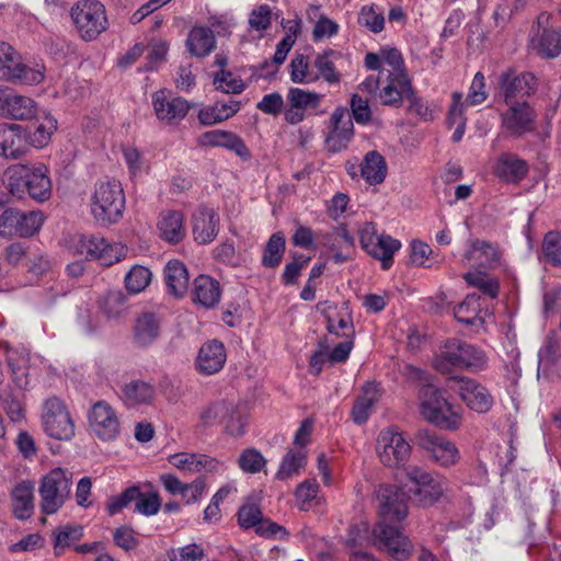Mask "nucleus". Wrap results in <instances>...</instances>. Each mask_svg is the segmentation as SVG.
Masks as SVG:
<instances>
[{
	"label": "nucleus",
	"mask_w": 561,
	"mask_h": 561,
	"mask_svg": "<svg viewBox=\"0 0 561 561\" xmlns=\"http://www.w3.org/2000/svg\"><path fill=\"white\" fill-rule=\"evenodd\" d=\"M83 536V528L80 525L68 524L57 527L53 531L54 552L56 556L62 554L75 542Z\"/></svg>",
	"instance_id": "nucleus-47"
},
{
	"label": "nucleus",
	"mask_w": 561,
	"mask_h": 561,
	"mask_svg": "<svg viewBox=\"0 0 561 561\" xmlns=\"http://www.w3.org/2000/svg\"><path fill=\"white\" fill-rule=\"evenodd\" d=\"M357 23L360 27L370 33H381L386 25V19L382 9L376 4L363 5L358 12Z\"/></svg>",
	"instance_id": "nucleus-49"
},
{
	"label": "nucleus",
	"mask_w": 561,
	"mask_h": 561,
	"mask_svg": "<svg viewBox=\"0 0 561 561\" xmlns=\"http://www.w3.org/2000/svg\"><path fill=\"white\" fill-rule=\"evenodd\" d=\"M379 397L380 390L378 383L370 381L363 387V392L356 399L352 410V419L356 424L367 422L371 408L379 400Z\"/></svg>",
	"instance_id": "nucleus-40"
},
{
	"label": "nucleus",
	"mask_w": 561,
	"mask_h": 561,
	"mask_svg": "<svg viewBox=\"0 0 561 561\" xmlns=\"http://www.w3.org/2000/svg\"><path fill=\"white\" fill-rule=\"evenodd\" d=\"M5 181L10 194L19 199L28 195L36 202H45L51 195V180L44 164H13L5 171Z\"/></svg>",
	"instance_id": "nucleus-1"
},
{
	"label": "nucleus",
	"mask_w": 561,
	"mask_h": 561,
	"mask_svg": "<svg viewBox=\"0 0 561 561\" xmlns=\"http://www.w3.org/2000/svg\"><path fill=\"white\" fill-rule=\"evenodd\" d=\"M164 279L168 293L174 297H183L188 289V272L183 262L171 260L164 267Z\"/></svg>",
	"instance_id": "nucleus-33"
},
{
	"label": "nucleus",
	"mask_w": 561,
	"mask_h": 561,
	"mask_svg": "<svg viewBox=\"0 0 561 561\" xmlns=\"http://www.w3.org/2000/svg\"><path fill=\"white\" fill-rule=\"evenodd\" d=\"M480 296L468 295L454 310L455 318L467 325L482 327L484 319L481 316Z\"/></svg>",
	"instance_id": "nucleus-46"
},
{
	"label": "nucleus",
	"mask_w": 561,
	"mask_h": 561,
	"mask_svg": "<svg viewBox=\"0 0 561 561\" xmlns=\"http://www.w3.org/2000/svg\"><path fill=\"white\" fill-rule=\"evenodd\" d=\"M296 506L299 511L308 512L323 503L320 485L314 478L300 482L294 492Z\"/></svg>",
	"instance_id": "nucleus-38"
},
{
	"label": "nucleus",
	"mask_w": 561,
	"mask_h": 561,
	"mask_svg": "<svg viewBox=\"0 0 561 561\" xmlns=\"http://www.w3.org/2000/svg\"><path fill=\"white\" fill-rule=\"evenodd\" d=\"M371 534L378 549L393 561H408L411 558L414 546L398 527L380 522L374 527Z\"/></svg>",
	"instance_id": "nucleus-11"
},
{
	"label": "nucleus",
	"mask_w": 561,
	"mask_h": 561,
	"mask_svg": "<svg viewBox=\"0 0 561 561\" xmlns=\"http://www.w3.org/2000/svg\"><path fill=\"white\" fill-rule=\"evenodd\" d=\"M340 31V25L328 18L327 15H320L312 30V39L320 42L324 38H331L335 36Z\"/></svg>",
	"instance_id": "nucleus-64"
},
{
	"label": "nucleus",
	"mask_w": 561,
	"mask_h": 561,
	"mask_svg": "<svg viewBox=\"0 0 561 561\" xmlns=\"http://www.w3.org/2000/svg\"><path fill=\"white\" fill-rule=\"evenodd\" d=\"M169 462L176 469L198 473L202 471L217 472L222 465L215 458L202 454L178 453L169 457Z\"/></svg>",
	"instance_id": "nucleus-27"
},
{
	"label": "nucleus",
	"mask_w": 561,
	"mask_h": 561,
	"mask_svg": "<svg viewBox=\"0 0 561 561\" xmlns=\"http://www.w3.org/2000/svg\"><path fill=\"white\" fill-rule=\"evenodd\" d=\"M45 221L41 210L23 211L18 208H7L0 215V237L28 238L37 233Z\"/></svg>",
	"instance_id": "nucleus-8"
},
{
	"label": "nucleus",
	"mask_w": 561,
	"mask_h": 561,
	"mask_svg": "<svg viewBox=\"0 0 561 561\" xmlns=\"http://www.w3.org/2000/svg\"><path fill=\"white\" fill-rule=\"evenodd\" d=\"M71 474L55 468L42 478L39 485L41 508L45 514H55L69 497Z\"/></svg>",
	"instance_id": "nucleus-7"
},
{
	"label": "nucleus",
	"mask_w": 561,
	"mask_h": 561,
	"mask_svg": "<svg viewBox=\"0 0 561 561\" xmlns=\"http://www.w3.org/2000/svg\"><path fill=\"white\" fill-rule=\"evenodd\" d=\"M527 172V163L516 156L508 153L502 154L494 167L495 175L507 183L520 182Z\"/></svg>",
	"instance_id": "nucleus-35"
},
{
	"label": "nucleus",
	"mask_w": 561,
	"mask_h": 561,
	"mask_svg": "<svg viewBox=\"0 0 561 561\" xmlns=\"http://www.w3.org/2000/svg\"><path fill=\"white\" fill-rule=\"evenodd\" d=\"M151 280V272L140 265H135L125 276V286L130 294H139Z\"/></svg>",
	"instance_id": "nucleus-54"
},
{
	"label": "nucleus",
	"mask_w": 561,
	"mask_h": 561,
	"mask_svg": "<svg viewBox=\"0 0 561 561\" xmlns=\"http://www.w3.org/2000/svg\"><path fill=\"white\" fill-rule=\"evenodd\" d=\"M71 19L84 41L95 39L107 26L105 8L98 0L77 2L71 9Z\"/></svg>",
	"instance_id": "nucleus-6"
},
{
	"label": "nucleus",
	"mask_w": 561,
	"mask_h": 561,
	"mask_svg": "<svg viewBox=\"0 0 561 561\" xmlns=\"http://www.w3.org/2000/svg\"><path fill=\"white\" fill-rule=\"evenodd\" d=\"M376 500L382 522H401L408 515L407 495L396 485H380Z\"/></svg>",
	"instance_id": "nucleus-20"
},
{
	"label": "nucleus",
	"mask_w": 561,
	"mask_h": 561,
	"mask_svg": "<svg viewBox=\"0 0 561 561\" xmlns=\"http://www.w3.org/2000/svg\"><path fill=\"white\" fill-rule=\"evenodd\" d=\"M324 95L314 91L301 88H290L286 95V107L284 110V119L290 125L301 123L307 114H323L318 111Z\"/></svg>",
	"instance_id": "nucleus-14"
},
{
	"label": "nucleus",
	"mask_w": 561,
	"mask_h": 561,
	"mask_svg": "<svg viewBox=\"0 0 561 561\" xmlns=\"http://www.w3.org/2000/svg\"><path fill=\"white\" fill-rule=\"evenodd\" d=\"M499 83L506 104L526 101L535 90V77L531 73L517 75L511 69L500 76Z\"/></svg>",
	"instance_id": "nucleus-22"
},
{
	"label": "nucleus",
	"mask_w": 561,
	"mask_h": 561,
	"mask_svg": "<svg viewBox=\"0 0 561 561\" xmlns=\"http://www.w3.org/2000/svg\"><path fill=\"white\" fill-rule=\"evenodd\" d=\"M409 480V492L421 506H431L444 494L446 481L443 478L434 477L420 467L407 469Z\"/></svg>",
	"instance_id": "nucleus-10"
},
{
	"label": "nucleus",
	"mask_w": 561,
	"mask_h": 561,
	"mask_svg": "<svg viewBox=\"0 0 561 561\" xmlns=\"http://www.w3.org/2000/svg\"><path fill=\"white\" fill-rule=\"evenodd\" d=\"M27 138L23 127L18 124L0 125V154L8 159H18L27 150Z\"/></svg>",
	"instance_id": "nucleus-26"
},
{
	"label": "nucleus",
	"mask_w": 561,
	"mask_h": 561,
	"mask_svg": "<svg viewBox=\"0 0 561 561\" xmlns=\"http://www.w3.org/2000/svg\"><path fill=\"white\" fill-rule=\"evenodd\" d=\"M238 466L244 473L255 474L266 468L267 460L255 448H245L238 457Z\"/></svg>",
	"instance_id": "nucleus-52"
},
{
	"label": "nucleus",
	"mask_w": 561,
	"mask_h": 561,
	"mask_svg": "<svg viewBox=\"0 0 561 561\" xmlns=\"http://www.w3.org/2000/svg\"><path fill=\"white\" fill-rule=\"evenodd\" d=\"M307 466V450L304 448H290L282 458L275 479L287 481L300 476Z\"/></svg>",
	"instance_id": "nucleus-32"
},
{
	"label": "nucleus",
	"mask_w": 561,
	"mask_h": 561,
	"mask_svg": "<svg viewBox=\"0 0 561 561\" xmlns=\"http://www.w3.org/2000/svg\"><path fill=\"white\" fill-rule=\"evenodd\" d=\"M337 53L334 50H328L323 54H320L316 57L314 66L320 72L321 77L328 82V83H339L341 80L340 73L336 71L332 56H336Z\"/></svg>",
	"instance_id": "nucleus-56"
},
{
	"label": "nucleus",
	"mask_w": 561,
	"mask_h": 561,
	"mask_svg": "<svg viewBox=\"0 0 561 561\" xmlns=\"http://www.w3.org/2000/svg\"><path fill=\"white\" fill-rule=\"evenodd\" d=\"M465 110L461 103V93H453V104L449 108L448 123L449 125H456V129L453 134V140L458 142L462 139L466 130V118L463 116Z\"/></svg>",
	"instance_id": "nucleus-53"
},
{
	"label": "nucleus",
	"mask_w": 561,
	"mask_h": 561,
	"mask_svg": "<svg viewBox=\"0 0 561 561\" xmlns=\"http://www.w3.org/2000/svg\"><path fill=\"white\" fill-rule=\"evenodd\" d=\"M160 334V320L154 313L144 312L135 322L134 336L141 346L151 344Z\"/></svg>",
	"instance_id": "nucleus-44"
},
{
	"label": "nucleus",
	"mask_w": 561,
	"mask_h": 561,
	"mask_svg": "<svg viewBox=\"0 0 561 561\" xmlns=\"http://www.w3.org/2000/svg\"><path fill=\"white\" fill-rule=\"evenodd\" d=\"M417 444L440 467L448 468L460 460V453L455 443L427 430L419 432Z\"/></svg>",
	"instance_id": "nucleus-17"
},
{
	"label": "nucleus",
	"mask_w": 561,
	"mask_h": 561,
	"mask_svg": "<svg viewBox=\"0 0 561 561\" xmlns=\"http://www.w3.org/2000/svg\"><path fill=\"white\" fill-rule=\"evenodd\" d=\"M451 390L455 391L466 407L477 413H488L494 404L490 390L478 380L466 376H453Z\"/></svg>",
	"instance_id": "nucleus-13"
},
{
	"label": "nucleus",
	"mask_w": 561,
	"mask_h": 561,
	"mask_svg": "<svg viewBox=\"0 0 561 561\" xmlns=\"http://www.w3.org/2000/svg\"><path fill=\"white\" fill-rule=\"evenodd\" d=\"M489 270H469L463 274L465 282L474 288H478L490 298H496L500 284L495 277L488 274Z\"/></svg>",
	"instance_id": "nucleus-48"
},
{
	"label": "nucleus",
	"mask_w": 561,
	"mask_h": 561,
	"mask_svg": "<svg viewBox=\"0 0 561 561\" xmlns=\"http://www.w3.org/2000/svg\"><path fill=\"white\" fill-rule=\"evenodd\" d=\"M139 496V488L130 486L116 496H112L106 505L108 515L113 516L127 507L130 503H135V499Z\"/></svg>",
	"instance_id": "nucleus-61"
},
{
	"label": "nucleus",
	"mask_w": 561,
	"mask_h": 561,
	"mask_svg": "<svg viewBox=\"0 0 561 561\" xmlns=\"http://www.w3.org/2000/svg\"><path fill=\"white\" fill-rule=\"evenodd\" d=\"M215 90L226 94H240L245 89L244 81L231 71L220 69L214 75Z\"/></svg>",
	"instance_id": "nucleus-50"
},
{
	"label": "nucleus",
	"mask_w": 561,
	"mask_h": 561,
	"mask_svg": "<svg viewBox=\"0 0 561 561\" xmlns=\"http://www.w3.org/2000/svg\"><path fill=\"white\" fill-rule=\"evenodd\" d=\"M420 413L425 421L446 431H457L463 422L462 408L449 402L433 386L421 391Z\"/></svg>",
	"instance_id": "nucleus-3"
},
{
	"label": "nucleus",
	"mask_w": 561,
	"mask_h": 561,
	"mask_svg": "<svg viewBox=\"0 0 561 561\" xmlns=\"http://www.w3.org/2000/svg\"><path fill=\"white\" fill-rule=\"evenodd\" d=\"M12 505L14 516L19 519L28 518L34 511V485L30 481H22L12 491Z\"/></svg>",
	"instance_id": "nucleus-43"
},
{
	"label": "nucleus",
	"mask_w": 561,
	"mask_h": 561,
	"mask_svg": "<svg viewBox=\"0 0 561 561\" xmlns=\"http://www.w3.org/2000/svg\"><path fill=\"white\" fill-rule=\"evenodd\" d=\"M42 421L45 432L50 437L67 440L75 434V425L69 412L58 398H49L45 401Z\"/></svg>",
	"instance_id": "nucleus-16"
},
{
	"label": "nucleus",
	"mask_w": 561,
	"mask_h": 561,
	"mask_svg": "<svg viewBox=\"0 0 561 561\" xmlns=\"http://www.w3.org/2000/svg\"><path fill=\"white\" fill-rule=\"evenodd\" d=\"M45 67L36 64L30 67L21 62L20 55L12 46L0 42V79L19 80L25 84H37L44 80Z\"/></svg>",
	"instance_id": "nucleus-9"
},
{
	"label": "nucleus",
	"mask_w": 561,
	"mask_h": 561,
	"mask_svg": "<svg viewBox=\"0 0 561 561\" xmlns=\"http://www.w3.org/2000/svg\"><path fill=\"white\" fill-rule=\"evenodd\" d=\"M199 142L203 146L226 148L243 160H248L251 157L243 140L231 131L220 129L206 131L199 137Z\"/></svg>",
	"instance_id": "nucleus-29"
},
{
	"label": "nucleus",
	"mask_w": 561,
	"mask_h": 561,
	"mask_svg": "<svg viewBox=\"0 0 561 561\" xmlns=\"http://www.w3.org/2000/svg\"><path fill=\"white\" fill-rule=\"evenodd\" d=\"M461 262L469 270H493L500 263V252L485 240H469Z\"/></svg>",
	"instance_id": "nucleus-21"
},
{
	"label": "nucleus",
	"mask_w": 561,
	"mask_h": 561,
	"mask_svg": "<svg viewBox=\"0 0 561 561\" xmlns=\"http://www.w3.org/2000/svg\"><path fill=\"white\" fill-rule=\"evenodd\" d=\"M486 98L488 93L485 90V78L482 72L478 71L472 79L466 100H461L463 110L468 105L474 106L483 103Z\"/></svg>",
	"instance_id": "nucleus-58"
},
{
	"label": "nucleus",
	"mask_w": 561,
	"mask_h": 561,
	"mask_svg": "<svg viewBox=\"0 0 561 561\" xmlns=\"http://www.w3.org/2000/svg\"><path fill=\"white\" fill-rule=\"evenodd\" d=\"M376 451L385 466L399 467L409 459L411 446L402 433L386 428L377 437Z\"/></svg>",
	"instance_id": "nucleus-15"
},
{
	"label": "nucleus",
	"mask_w": 561,
	"mask_h": 561,
	"mask_svg": "<svg viewBox=\"0 0 561 561\" xmlns=\"http://www.w3.org/2000/svg\"><path fill=\"white\" fill-rule=\"evenodd\" d=\"M186 47L197 58L208 56L216 47L214 32L206 26H194L187 35Z\"/></svg>",
	"instance_id": "nucleus-34"
},
{
	"label": "nucleus",
	"mask_w": 561,
	"mask_h": 561,
	"mask_svg": "<svg viewBox=\"0 0 561 561\" xmlns=\"http://www.w3.org/2000/svg\"><path fill=\"white\" fill-rule=\"evenodd\" d=\"M156 396L154 388L145 381H130L123 386L121 398L126 407L135 408L149 404Z\"/></svg>",
	"instance_id": "nucleus-41"
},
{
	"label": "nucleus",
	"mask_w": 561,
	"mask_h": 561,
	"mask_svg": "<svg viewBox=\"0 0 561 561\" xmlns=\"http://www.w3.org/2000/svg\"><path fill=\"white\" fill-rule=\"evenodd\" d=\"M327 129L324 141L329 151L340 152L347 148L354 136V124L346 107L337 106L334 108Z\"/></svg>",
	"instance_id": "nucleus-18"
},
{
	"label": "nucleus",
	"mask_w": 561,
	"mask_h": 561,
	"mask_svg": "<svg viewBox=\"0 0 561 561\" xmlns=\"http://www.w3.org/2000/svg\"><path fill=\"white\" fill-rule=\"evenodd\" d=\"M508 110L502 114V126L512 135L519 136L531 129L534 113L526 101L506 104Z\"/></svg>",
	"instance_id": "nucleus-28"
},
{
	"label": "nucleus",
	"mask_w": 561,
	"mask_h": 561,
	"mask_svg": "<svg viewBox=\"0 0 561 561\" xmlns=\"http://www.w3.org/2000/svg\"><path fill=\"white\" fill-rule=\"evenodd\" d=\"M161 507V499L157 492L142 493L135 499V511L145 516L156 515Z\"/></svg>",
	"instance_id": "nucleus-60"
},
{
	"label": "nucleus",
	"mask_w": 561,
	"mask_h": 561,
	"mask_svg": "<svg viewBox=\"0 0 561 561\" xmlns=\"http://www.w3.org/2000/svg\"><path fill=\"white\" fill-rule=\"evenodd\" d=\"M219 283L210 276L199 275L194 280L193 300L205 308L215 307L220 299Z\"/></svg>",
	"instance_id": "nucleus-37"
},
{
	"label": "nucleus",
	"mask_w": 561,
	"mask_h": 561,
	"mask_svg": "<svg viewBox=\"0 0 561 561\" xmlns=\"http://www.w3.org/2000/svg\"><path fill=\"white\" fill-rule=\"evenodd\" d=\"M542 253L553 266H561V232L552 230L545 234Z\"/></svg>",
	"instance_id": "nucleus-55"
},
{
	"label": "nucleus",
	"mask_w": 561,
	"mask_h": 561,
	"mask_svg": "<svg viewBox=\"0 0 561 561\" xmlns=\"http://www.w3.org/2000/svg\"><path fill=\"white\" fill-rule=\"evenodd\" d=\"M205 557V549L197 543H188L169 553L170 561H202Z\"/></svg>",
	"instance_id": "nucleus-62"
},
{
	"label": "nucleus",
	"mask_w": 561,
	"mask_h": 561,
	"mask_svg": "<svg viewBox=\"0 0 561 561\" xmlns=\"http://www.w3.org/2000/svg\"><path fill=\"white\" fill-rule=\"evenodd\" d=\"M90 431L102 442H113L121 435V417L107 401L99 400L88 412Z\"/></svg>",
	"instance_id": "nucleus-12"
},
{
	"label": "nucleus",
	"mask_w": 561,
	"mask_h": 561,
	"mask_svg": "<svg viewBox=\"0 0 561 561\" xmlns=\"http://www.w3.org/2000/svg\"><path fill=\"white\" fill-rule=\"evenodd\" d=\"M71 250L88 260H96L104 266H111L127 255V248L121 243H110L96 234H79L73 237Z\"/></svg>",
	"instance_id": "nucleus-5"
},
{
	"label": "nucleus",
	"mask_w": 561,
	"mask_h": 561,
	"mask_svg": "<svg viewBox=\"0 0 561 561\" xmlns=\"http://www.w3.org/2000/svg\"><path fill=\"white\" fill-rule=\"evenodd\" d=\"M192 236L198 244L211 243L219 233L220 217L219 214L207 206H199L191 217Z\"/></svg>",
	"instance_id": "nucleus-23"
},
{
	"label": "nucleus",
	"mask_w": 561,
	"mask_h": 561,
	"mask_svg": "<svg viewBox=\"0 0 561 561\" xmlns=\"http://www.w3.org/2000/svg\"><path fill=\"white\" fill-rule=\"evenodd\" d=\"M284 251H285L284 234L282 232L273 233L265 245L263 257H262V264L265 267H271V268L278 266V264L282 261Z\"/></svg>",
	"instance_id": "nucleus-51"
},
{
	"label": "nucleus",
	"mask_w": 561,
	"mask_h": 561,
	"mask_svg": "<svg viewBox=\"0 0 561 561\" xmlns=\"http://www.w3.org/2000/svg\"><path fill=\"white\" fill-rule=\"evenodd\" d=\"M159 237L169 244H179L186 237V217L180 209H162L157 219Z\"/></svg>",
	"instance_id": "nucleus-24"
},
{
	"label": "nucleus",
	"mask_w": 561,
	"mask_h": 561,
	"mask_svg": "<svg viewBox=\"0 0 561 561\" xmlns=\"http://www.w3.org/2000/svg\"><path fill=\"white\" fill-rule=\"evenodd\" d=\"M261 520L262 512L257 504L245 503L240 507L238 512V522L242 528L249 529L252 527H257Z\"/></svg>",
	"instance_id": "nucleus-63"
},
{
	"label": "nucleus",
	"mask_w": 561,
	"mask_h": 561,
	"mask_svg": "<svg viewBox=\"0 0 561 561\" xmlns=\"http://www.w3.org/2000/svg\"><path fill=\"white\" fill-rule=\"evenodd\" d=\"M125 209V193L122 184L113 179L99 181L90 198L92 217L101 226L117 224Z\"/></svg>",
	"instance_id": "nucleus-2"
},
{
	"label": "nucleus",
	"mask_w": 561,
	"mask_h": 561,
	"mask_svg": "<svg viewBox=\"0 0 561 561\" xmlns=\"http://www.w3.org/2000/svg\"><path fill=\"white\" fill-rule=\"evenodd\" d=\"M226 359L224 344L214 340L201 347L196 358V367L201 374L213 375L224 367Z\"/></svg>",
	"instance_id": "nucleus-30"
},
{
	"label": "nucleus",
	"mask_w": 561,
	"mask_h": 561,
	"mask_svg": "<svg viewBox=\"0 0 561 561\" xmlns=\"http://www.w3.org/2000/svg\"><path fill=\"white\" fill-rule=\"evenodd\" d=\"M388 167L385 158L376 150L365 154L360 164V174L370 185H377L385 181Z\"/></svg>",
	"instance_id": "nucleus-42"
},
{
	"label": "nucleus",
	"mask_w": 561,
	"mask_h": 561,
	"mask_svg": "<svg viewBox=\"0 0 561 561\" xmlns=\"http://www.w3.org/2000/svg\"><path fill=\"white\" fill-rule=\"evenodd\" d=\"M485 364L483 351L458 339L447 340L434 360L435 368L440 373H449L454 368L477 373L482 370Z\"/></svg>",
	"instance_id": "nucleus-4"
},
{
	"label": "nucleus",
	"mask_w": 561,
	"mask_h": 561,
	"mask_svg": "<svg viewBox=\"0 0 561 561\" xmlns=\"http://www.w3.org/2000/svg\"><path fill=\"white\" fill-rule=\"evenodd\" d=\"M240 102L236 100L216 102L211 106L202 108L197 117L202 125H215L234 116L240 111Z\"/></svg>",
	"instance_id": "nucleus-39"
},
{
	"label": "nucleus",
	"mask_w": 561,
	"mask_h": 561,
	"mask_svg": "<svg viewBox=\"0 0 561 561\" xmlns=\"http://www.w3.org/2000/svg\"><path fill=\"white\" fill-rule=\"evenodd\" d=\"M412 88L405 71L389 73L387 84L380 90L379 98L383 105L400 106Z\"/></svg>",
	"instance_id": "nucleus-31"
},
{
	"label": "nucleus",
	"mask_w": 561,
	"mask_h": 561,
	"mask_svg": "<svg viewBox=\"0 0 561 561\" xmlns=\"http://www.w3.org/2000/svg\"><path fill=\"white\" fill-rule=\"evenodd\" d=\"M401 248V242L389 234H379L366 251L369 255L381 261V267L388 270L393 262V254Z\"/></svg>",
	"instance_id": "nucleus-45"
},
{
	"label": "nucleus",
	"mask_w": 561,
	"mask_h": 561,
	"mask_svg": "<svg viewBox=\"0 0 561 561\" xmlns=\"http://www.w3.org/2000/svg\"><path fill=\"white\" fill-rule=\"evenodd\" d=\"M36 103L27 96L0 88V116L12 119H30L37 113Z\"/></svg>",
	"instance_id": "nucleus-25"
},
{
	"label": "nucleus",
	"mask_w": 561,
	"mask_h": 561,
	"mask_svg": "<svg viewBox=\"0 0 561 561\" xmlns=\"http://www.w3.org/2000/svg\"><path fill=\"white\" fill-rule=\"evenodd\" d=\"M539 53L549 58H553L561 53V32L543 30L538 41Z\"/></svg>",
	"instance_id": "nucleus-57"
},
{
	"label": "nucleus",
	"mask_w": 561,
	"mask_h": 561,
	"mask_svg": "<svg viewBox=\"0 0 561 561\" xmlns=\"http://www.w3.org/2000/svg\"><path fill=\"white\" fill-rule=\"evenodd\" d=\"M124 305V296L118 291H111L100 301V309L107 319H115L123 313Z\"/></svg>",
	"instance_id": "nucleus-59"
},
{
	"label": "nucleus",
	"mask_w": 561,
	"mask_h": 561,
	"mask_svg": "<svg viewBox=\"0 0 561 561\" xmlns=\"http://www.w3.org/2000/svg\"><path fill=\"white\" fill-rule=\"evenodd\" d=\"M151 102L156 117L168 125L179 124L192 107L185 99L174 96L165 89L152 93Z\"/></svg>",
	"instance_id": "nucleus-19"
},
{
	"label": "nucleus",
	"mask_w": 561,
	"mask_h": 561,
	"mask_svg": "<svg viewBox=\"0 0 561 561\" xmlns=\"http://www.w3.org/2000/svg\"><path fill=\"white\" fill-rule=\"evenodd\" d=\"M35 126L34 130H30L26 135L27 141L35 148L45 147L51 135L57 129V119L46 111H41L35 114Z\"/></svg>",
	"instance_id": "nucleus-36"
}]
</instances>
